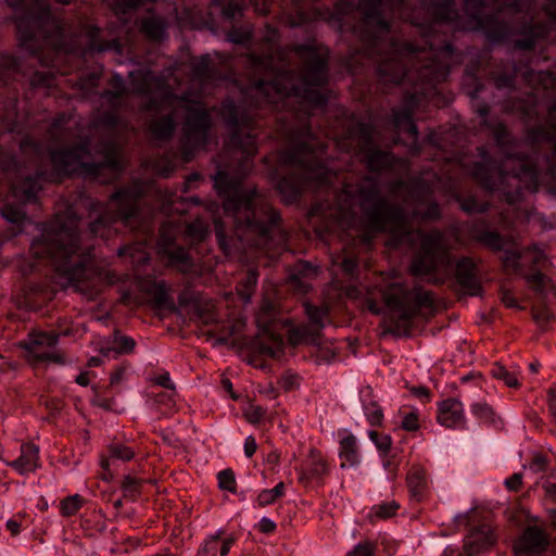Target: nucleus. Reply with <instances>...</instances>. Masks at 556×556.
Wrapping results in <instances>:
<instances>
[{
	"instance_id": "f257e3e1",
	"label": "nucleus",
	"mask_w": 556,
	"mask_h": 556,
	"mask_svg": "<svg viewBox=\"0 0 556 556\" xmlns=\"http://www.w3.org/2000/svg\"><path fill=\"white\" fill-rule=\"evenodd\" d=\"M220 115L232 129L229 140L231 154L240 155L235 174L218 170L214 177V186L224 198L223 207L227 217L235 224L236 240H227L223 223L214 218L215 232L220 248L227 255L236 250L255 248L271 250L276 243L274 233L277 230L279 214L271 207L267 199L256 189L245 190L241 182L252 169V157L256 154L255 134L250 126L254 116L243 113L231 101L220 108Z\"/></svg>"
},
{
	"instance_id": "f03ea898",
	"label": "nucleus",
	"mask_w": 556,
	"mask_h": 556,
	"mask_svg": "<svg viewBox=\"0 0 556 556\" xmlns=\"http://www.w3.org/2000/svg\"><path fill=\"white\" fill-rule=\"evenodd\" d=\"M142 194L143 185L136 181L115 191L105 204L81 200L75 205H67L64 211L55 213L41 237L33 241V255L36 258H49L66 285L79 289L80 282L90 279L92 270L88 267L91 248L83 244L78 231V207L87 208L89 217H96L89 225L90 235L108 240L116 233L114 224L117 220L129 226L138 215Z\"/></svg>"
},
{
	"instance_id": "7ed1b4c3",
	"label": "nucleus",
	"mask_w": 556,
	"mask_h": 556,
	"mask_svg": "<svg viewBox=\"0 0 556 556\" xmlns=\"http://www.w3.org/2000/svg\"><path fill=\"white\" fill-rule=\"evenodd\" d=\"M343 193L358 201L365 227L370 232L389 231L401 242H420V252L414 257L410 273L427 276L439 267L450 265V251L443 232H422L409 229L404 207L390 203L382 194L378 180L362 178L356 185L344 184Z\"/></svg>"
},
{
	"instance_id": "20e7f679",
	"label": "nucleus",
	"mask_w": 556,
	"mask_h": 556,
	"mask_svg": "<svg viewBox=\"0 0 556 556\" xmlns=\"http://www.w3.org/2000/svg\"><path fill=\"white\" fill-rule=\"evenodd\" d=\"M89 142L81 141L71 149L45 150L31 139H25L21 143V150L25 155H33L30 166L36 167V177L25 176L22 181L12 180L11 191L14 198L23 202H31L41 189V181H59L61 175L81 173L94 177L109 173L115 179L123 169L119 150L115 142L105 141L99 149L103 160L99 163L90 162Z\"/></svg>"
},
{
	"instance_id": "39448f33",
	"label": "nucleus",
	"mask_w": 556,
	"mask_h": 556,
	"mask_svg": "<svg viewBox=\"0 0 556 556\" xmlns=\"http://www.w3.org/2000/svg\"><path fill=\"white\" fill-rule=\"evenodd\" d=\"M131 88L136 93L151 98L147 110H156L165 115L150 124L151 134L157 139H168L175 129V116L185 113L182 125V154L185 161L192 159V149L203 147L208 141L212 117L201 102L199 94L186 92L178 97L167 87L163 78L150 71L139 70L130 74Z\"/></svg>"
},
{
	"instance_id": "423d86ee",
	"label": "nucleus",
	"mask_w": 556,
	"mask_h": 556,
	"mask_svg": "<svg viewBox=\"0 0 556 556\" xmlns=\"http://www.w3.org/2000/svg\"><path fill=\"white\" fill-rule=\"evenodd\" d=\"M294 51L302 62L299 83H295L294 74L290 71L280 72L269 80H255L245 90L244 101L249 106L268 104L280 110L295 100L312 108L326 103L320 87L327 83L328 50L323 47L299 45L294 47Z\"/></svg>"
},
{
	"instance_id": "0eeeda50",
	"label": "nucleus",
	"mask_w": 556,
	"mask_h": 556,
	"mask_svg": "<svg viewBox=\"0 0 556 556\" xmlns=\"http://www.w3.org/2000/svg\"><path fill=\"white\" fill-rule=\"evenodd\" d=\"M425 46L388 42V53L379 60L378 73L384 83L401 84L404 80L430 85L444 80L452 63V46L435 33L422 36Z\"/></svg>"
},
{
	"instance_id": "6e6552de",
	"label": "nucleus",
	"mask_w": 556,
	"mask_h": 556,
	"mask_svg": "<svg viewBox=\"0 0 556 556\" xmlns=\"http://www.w3.org/2000/svg\"><path fill=\"white\" fill-rule=\"evenodd\" d=\"M323 154L324 147L317 144L309 130L301 140L279 153V165L292 168L288 176L277 182V190L285 202L295 201L305 189L331 182L334 174L325 165Z\"/></svg>"
},
{
	"instance_id": "1a4fd4ad",
	"label": "nucleus",
	"mask_w": 556,
	"mask_h": 556,
	"mask_svg": "<svg viewBox=\"0 0 556 556\" xmlns=\"http://www.w3.org/2000/svg\"><path fill=\"white\" fill-rule=\"evenodd\" d=\"M68 4L71 0H55ZM16 12V27L20 45L31 55L50 49L55 55L62 51L63 28L43 0H8Z\"/></svg>"
},
{
	"instance_id": "9d476101",
	"label": "nucleus",
	"mask_w": 556,
	"mask_h": 556,
	"mask_svg": "<svg viewBox=\"0 0 556 556\" xmlns=\"http://www.w3.org/2000/svg\"><path fill=\"white\" fill-rule=\"evenodd\" d=\"M345 295L358 301L359 305L375 315H380L383 312V307L377 301V296L381 295L386 308L397 316L399 327L407 325L421 307H430L433 304L430 292L420 288L409 289L402 282L390 283L383 290L377 287L348 286Z\"/></svg>"
},
{
	"instance_id": "9b49d317",
	"label": "nucleus",
	"mask_w": 556,
	"mask_h": 556,
	"mask_svg": "<svg viewBox=\"0 0 556 556\" xmlns=\"http://www.w3.org/2000/svg\"><path fill=\"white\" fill-rule=\"evenodd\" d=\"M479 155L482 162L475 164L469 170L472 177L488 190H500L503 187L504 180L511 174L513 178H521L528 176L532 181H536V173L534 169L522 160H516L518 168H513L511 172L504 170L496 166L488 156L483 148H479Z\"/></svg>"
},
{
	"instance_id": "f8f14e48",
	"label": "nucleus",
	"mask_w": 556,
	"mask_h": 556,
	"mask_svg": "<svg viewBox=\"0 0 556 556\" xmlns=\"http://www.w3.org/2000/svg\"><path fill=\"white\" fill-rule=\"evenodd\" d=\"M59 334L53 332H33L27 339L21 342V346L26 352V358L33 365L37 364H56L64 365L66 358L64 353L58 348Z\"/></svg>"
},
{
	"instance_id": "ddd939ff",
	"label": "nucleus",
	"mask_w": 556,
	"mask_h": 556,
	"mask_svg": "<svg viewBox=\"0 0 556 556\" xmlns=\"http://www.w3.org/2000/svg\"><path fill=\"white\" fill-rule=\"evenodd\" d=\"M399 5L400 3H394L391 0H361L359 7L364 13V22L376 33L369 50L370 55L380 53L383 46L380 37L389 34L390 25L387 20V11L394 13Z\"/></svg>"
},
{
	"instance_id": "4468645a",
	"label": "nucleus",
	"mask_w": 556,
	"mask_h": 556,
	"mask_svg": "<svg viewBox=\"0 0 556 556\" xmlns=\"http://www.w3.org/2000/svg\"><path fill=\"white\" fill-rule=\"evenodd\" d=\"M136 287L147 296V300L135 294L131 290H123L121 293L123 304L139 306L148 303L155 308H164L169 302L168 288L163 280H157L151 276L138 277Z\"/></svg>"
},
{
	"instance_id": "2eb2a0df",
	"label": "nucleus",
	"mask_w": 556,
	"mask_h": 556,
	"mask_svg": "<svg viewBox=\"0 0 556 556\" xmlns=\"http://www.w3.org/2000/svg\"><path fill=\"white\" fill-rule=\"evenodd\" d=\"M372 135V126L370 124L361 123L350 132V139L356 141L359 153L364 154L368 169L379 172L391 166L393 156L389 152L371 147Z\"/></svg>"
},
{
	"instance_id": "dca6fc26",
	"label": "nucleus",
	"mask_w": 556,
	"mask_h": 556,
	"mask_svg": "<svg viewBox=\"0 0 556 556\" xmlns=\"http://www.w3.org/2000/svg\"><path fill=\"white\" fill-rule=\"evenodd\" d=\"M176 226L172 223H164L160 229V238L157 241L159 253L168 260V264L178 268L180 271L187 273L192 268V260L188 251L174 241Z\"/></svg>"
},
{
	"instance_id": "f3484780",
	"label": "nucleus",
	"mask_w": 556,
	"mask_h": 556,
	"mask_svg": "<svg viewBox=\"0 0 556 556\" xmlns=\"http://www.w3.org/2000/svg\"><path fill=\"white\" fill-rule=\"evenodd\" d=\"M390 194L396 199L402 198L405 204H408L410 201L415 202L417 205L413 211L414 218H418L420 220H437L441 216L440 207L435 202L428 203L426 211L421 212L419 208L421 204L420 194L416 190H413L407 182H393L390 186Z\"/></svg>"
},
{
	"instance_id": "a211bd4d",
	"label": "nucleus",
	"mask_w": 556,
	"mask_h": 556,
	"mask_svg": "<svg viewBox=\"0 0 556 556\" xmlns=\"http://www.w3.org/2000/svg\"><path fill=\"white\" fill-rule=\"evenodd\" d=\"M298 471L299 482L303 485H319L324 482L325 477L329 473V465L327 459L319 451L311 448Z\"/></svg>"
},
{
	"instance_id": "6ab92c4d",
	"label": "nucleus",
	"mask_w": 556,
	"mask_h": 556,
	"mask_svg": "<svg viewBox=\"0 0 556 556\" xmlns=\"http://www.w3.org/2000/svg\"><path fill=\"white\" fill-rule=\"evenodd\" d=\"M544 13L548 17V22L545 25L536 24L531 18V23L523 25L519 30L520 34L527 37L516 41V47L522 50H528L534 47L536 38L545 37L548 31L556 26V0H549L544 7Z\"/></svg>"
},
{
	"instance_id": "aec40b11",
	"label": "nucleus",
	"mask_w": 556,
	"mask_h": 556,
	"mask_svg": "<svg viewBox=\"0 0 556 556\" xmlns=\"http://www.w3.org/2000/svg\"><path fill=\"white\" fill-rule=\"evenodd\" d=\"M547 544V536L542 529L528 527L514 543V551L519 556H541Z\"/></svg>"
},
{
	"instance_id": "412c9836",
	"label": "nucleus",
	"mask_w": 556,
	"mask_h": 556,
	"mask_svg": "<svg viewBox=\"0 0 556 556\" xmlns=\"http://www.w3.org/2000/svg\"><path fill=\"white\" fill-rule=\"evenodd\" d=\"M455 278L460 289L471 295L481 293V283L478 278L477 264L470 257H463L456 264Z\"/></svg>"
},
{
	"instance_id": "4be33fe9",
	"label": "nucleus",
	"mask_w": 556,
	"mask_h": 556,
	"mask_svg": "<svg viewBox=\"0 0 556 556\" xmlns=\"http://www.w3.org/2000/svg\"><path fill=\"white\" fill-rule=\"evenodd\" d=\"M437 419L446 428H460L466 425L463 403L457 399H446L438 403Z\"/></svg>"
},
{
	"instance_id": "5701e85b",
	"label": "nucleus",
	"mask_w": 556,
	"mask_h": 556,
	"mask_svg": "<svg viewBox=\"0 0 556 556\" xmlns=\"http://www.w3.org/2000/svg\"><path fill=\"white\" fill-rule=\"evenodd\" d=\"M20 475H27L39 467V447L33 443L21 446V455L17 459L8 463Z\"/></svg>"
},
{
	"instance_id": "b1692460",
	"label": "nucleus",
	"mask_w": 556,
	"mask_h": 556,
	"mask_svg": "<svg viewBox=\"0 0 556 556\" xmlns=\"http://www.w3.org/2000/svg\"><path fill=\"white\" fill-rule=\"evenodd\" d=\"M418 101V93L412 94L406 101V108L393 112L395 126L400 131L408 132L414 139L417 138V126L413 122V106Z\"/></svg>"
},
{
	"instance_id": "393cba45",
	"label": "nucleus",
	"mask_w": 556,
	"mask_h": 556,
	"mask_svg": "<svg viewBox=\"0 0 556 556\" xmlns=\"http://www.w3.org/2000/svg\"><path fill=\"white\" fill-rule=\"evenodd\" d=\"M361 401L363 404L364 414L369 425L372 427L381 426L384 418L383 412L378 401L375 399L372 389L370 387L362 389Z\"/></svg>"
},
{
	"instance_id": "a878e982",
	"label": "nucleus",
	"mask_w": 556,
	"mask_h": 556,
	"mask_svg": "<svg viewBox=\"0 0 556 556\" xmlns=\"http://www.w3.org/2000/svg\"><path fill=\"white\" fill-rule=\"evenodd\" d=\"M135 450L130 445H127L122 442H113L108 447V455L102 456L100 460V465L103 470L110 471L112 465L115 462H129L135 457Z\"/></svg>"
},
{
	"instance_id": "bb28decb",
	"label": "nucleus",
	"mask_w": 556,
	"mask_h": 556,
	"mask_svg": "<svg viewBox=\"0 0 556 556\" xmlns=\"http://www.w3.org/2000/svg\"><path fill=\"white\" fill-rule=\"evenodd\" d=\"M222 533L218 531L208 536L199 548L197 556H216L218 553L220 556H227L235 540L233 538L220 540Z\"/></svg>"
},
{
	"instance_id": "cd10ccee",
	"label": "nucleus",
	"mask_w": 556,
	"mask_h": 556,
	"mask_svg": "<svg viewBox=\"0 0 556 556\" xmlns=\"http://www.w3.org/2000/svg\"><path fill=\"white\" fill-rule=\"evenodd\" d=\"M191 75L192 81L201 85L203 88L217 78V72L208 55H203L193 63Z\"/></svg>"
},
{
	"instance_id": "c85d7f7f",
	"label": "nucleus",
	"mask_w": 556,
	"mask_h": 556,
	"mask_svg": "<svg viewBox=\"0 0 556 556\" xmlns=\"http://www.w3.org/2000/svg\"><path fill=\"white\" fill-rule=\"evenodd\" d=\"M407 486L412 496L420 501L428 490V478L424 468L413 466L407 475Z\"/></svg>"
},
{
	"instance_id": "c756f323",
	"label": "nucleus",
	"mask_w": 556,
	"mask_h": 556,
	"mask_svg": "<svg viewBox=\"0 0 556 556\" xmlns=\"http://www.w3.org/2000/svg\"><path fill=\"white\" fill-rule=\"evenodd\" d=\"M339 456L343 460L341 465L342 467L345 465L356 466L361 462V453L358 450L357 440L353 434L346 433L340 440Z\"/></svg>"
},
{
	"instance_id": "7c9ffc66",
	"label": "nucleus",
	"mask_w": 556,
	"mask_h": 556,
	"mask_svg": "<svg viewBox=\"0 0 556 556\" xmlns=\"http://www.w3.org/2000/svg\"><path fill=\"white\" fill-rule=\"evenodd\" d=\"M470 237L473 240L482 243L486 248L494 250V251H501L505 247V241L498 232L491 231L488 229H482L478 226H475L471 229Z\"/></svg>"
},
{
	"instance_id": "2f4dec72",
	"label": "nucleus",
	"mask_w": 556,
	"mask_h": 556,
	"mask_svg": "<svg viewBox=\"0 0 556 556\" xmlns=\"http://www.w3.org/2000/svg\"><path fill=\"white\" fill-rule=\"evenodd\" d=\"M166 22L162 17L148 16L141 22L142 33L152 40H161L166 34Z\"/></svg>"
},
{
	"instance_id": "473e14b6",
	"label": "nucleus",
	"mask_w": 556,
	"mask_h": 556,
	"mask_svg": "<svg viewBox=\"0 0 556 556\" xmlns=\"http://www.w3.org/2000/svg\"><path fill=\"white\" fill-rule=\"evenodd\" d=\"M72 124L75 123L70 119H66L64 116L56 118L49 129V135L52 142H67L72 138V135L70 134V130L72 129Z\"/></svg>"
},
{
	"instance_id": "72a5a7b5",
	"label": "nucleus",
	"mask_w": 556,
	"mask_h": 556,
	"mask_svg": "<svg viewBox=\"0 0 556 556\" xmlns=\"http://www.w3.org/2000/svg\"><path fill=\"white\" fill-rule=\"evenodd\" d=\"M113 90L103 92L102 100L111 108L116 109L122 105L123 97L125 94L124 80L121 75H114L112 78Z\"/></svg>"
},
{
	"instance_id": "f704fd0d",
	"label": "nucleus",
	"mask_w": 556,
	"mask_h": 556,
	"mask_svg": "<svg viewBox=\"0 0 556 556\" xmlns=\"http://www.w3.org/2000/svg\"><path fill=\"white\" fill-rule=\"evenodd\" d=\"M434 16L438 21L455 23L457 27L465 28V25L458 24L459 13L453 2L442 0L434 7Z\"/></svg>"
},
{
	"instance_id": "c9c22d12",
	"label": "nucleus",
	"mask_w": 556,
	"mask_h": 556,
	"mask_svg": "<svg viewBox=\"0 0 556 556\" xmlns=\"http://www.w3.org/2000/svg\"><path fill=\"white\" fill-rule=\"evenodd\" d=\"M470 410L482 424L495 425L497 422V415L495 410L484 401H478L471 404Z\"/></svg>"
},
{
	"instance_id": "e433bc0d",
	"label": "nucleus",
	"mask_w": 556,
	"mask_h": 556,
	"mask_svg": "<svg viewBox=\"0 0 556 556\" xmlns=\"http://www.w3.org/2000/svg\"><path fill=\"white\" fill-rule=\"evenodd\" d=\"M305 313L311 321V324L316 327V329H321L324 327V321L328 316L329 309L327 306H314L311 303H304Z\"/></svg>"
},
{
	"instance_id": "4c0bfd02",
	"label": "nucleus",
	"mask_w": 556,
	"mask_h": 556,
	"mask_svg": "<svg viewBox=\"0 0 556 556\" xmlns=\"http://www.w3.org/2000/svg\"><path fill=\"white\" fill-rule=\"evenodd\" d=\"M85 500L79 494H74L60 502V511L64 517H72L83 507Z\"/></svg>"
},
{
	"instance_id": "58836bf2",
	"label": "nucleus",
	"mask_w": 556,
	"mask_h": 556,
	"mask_svg": "<svg viewBox=\"0 0 556 556\" xmlns=\"http://www.w3.org/2000/svg\"><path fill=\"white\" fill-rule=\"evenodd\" d=\"M118 255H128L131 262L136 265L143 264L149 261V254L144 251L141 244L127 245L118 249Z\"/></svg>"
},
{
	"instance_id": "ea45409f",
	"label": "nucleus",
	"mask_w": 556,
	"mask_h": 556,
	"mask_svg": "<svg viewBox=\"0 0 556 556\" xmlns=\"http://www.w3.org/2000/svg\"><path fill=\"white\" fill-rule=\"evenodd\" d=\"M136 342L132 338L127 336L115 334L112 341V348L108 349L105 355L110 351H114L117 354H127L134 351Z\"/></svg>"
},
{
	"instance_id": "a19ab883",
	"label": "nucleus",
	"mask_w": 556,
	"mask_h": 556,
	"mask_svg": "<svg viewBox=\"0 0 556 556\" xmlns=\"http://www.w3.org/2000/svg\"><path fill=\"white\" fill-rule=\"evenodd\" d=\"M185 232L191 241H201L207 235L208 226L203 219L197 218L187 225Z\"/></svg>"
},
{
	"instance_id": "79ce46f5",
	"label": "nucleus",
	"mask_w": 556,
	"mask_h": 556,
	"mask_svg": "<svg viewBox=\"0 0 556 556\" xmlns=\"http://www.w3.org/2000/svg\"><path fill=\"white\" fill-rule=\"evenodd\" d=\"M491 375L498 380H502L507 387L516 388L518 386V377L515 372L507 370L500 364H494L491 368Z\"/></svg>"
},
{
	"instance_id": "37998d69",
	"label": "nucleus",
	"mask_w": 556,
	"mask_h": 556,
	"mask_svg": "<svg viewBox=\"0 0 556 556\" xmlns=\"http://www.w3.org/2000/svg\"><path fill=\"white\" fill-rule=\"evenodd\" d=\"M141 485L142 480L140 479L131 476L124 477L122 482V490L124 492V496L130 498L131 501H135L140 494Z\"/></svg>"
},
{
	"instance_id": "c03bdc74",
	"label": "nucleus",
	"mask_w": 556,
	"mask_h": 556,
	"mask_svg": "<svg viewBox=\"0 0 556 556\" xmlns=\"http://www.w3.org/2000/svg\"><path fill=\"white\" fill-rule=\"evenodd\" d=\"M257 283V274L255 270L251 269L248 271L244 280L240 282L238 287V292L245 302L250 301L252 292Z\"/></svg>"
},
{
	"instance_id": "a18cd8bd",
	"label": "nucleus",
	"mask_w": 556,
	"mask_h": 556,
	"mask_svg": "<svg viewBox=\"0 0 556 556\" xmlns=\"http://www.w3.org/2000/svg\"><path fill=\"white\" fill-rule=\"evenodd\" d=\"M402 416L401 427L406 431H416L419 429V417L416 409H404L400 412Z\"/></svg>"
},
{
	"instance_id": "49530a36",
	"label": "nucleus",
	"mask_w": 556,
	"mask_h": 556,
	"mask_svg": "<svg viewBox=\"0 0 556 556\" xmlns=\"http://www.w3.org/2000/svg\"><path fill=\"white\" fill-rule=\"evenodd\" d=\"M270 339H271V343L270 344L262 343L261 350L263 353H265L266 355H268L270 357H274V358L279 357L282 354L283 340L280 336L274 334L271 332H270Z\"/></svg>"
},
{
	"instance_id": "de8ad7c7",
	"label": "nucleus",
	"mask_w": 556,
	"mask_h": 556,
	"mask_svg": "<svg viewBox=\"0 0 556 556\" xmlns=\"http://www.w3.org/2000/svg\"><path fill=\"white\" fill-rule=\"evenodd\" d=\"M273 305L271 303L265 301L262 304L261 311L257 315L256 321L260 328L264 330V332H270V323L273 320L271 316Z\"/></svg>"
},
{
	"instance_id": "09e8293b",
	"label": "nucleus",
	"mask_w": 556,
	"mask_h": 556,
	"mask_svg": "<svg viewBox=\"0 0 556 556\" xmlns=\"http://www.w3.org/2000/svg\"><path fill=\"white\" fill-rule=\"evenodd\" d=\"M218 485L220 489L236 492V479L235 473L231 469H225L218 472L217 475Z\"/></svg>"
},
{
	"instance_id": "8fccbe9b",
	"label": "nucleus",
	"mask_w": 556,
	"mask_h": 556,
	"mask_svg": "<svg viewBox=\"0 0 556 556\" xmlns=\"http://www.w3.org/2000/svg\"><path fill=\"white\" fill-rule=\"evenodd\" d=\"M278 384L285 391H291L300 386V376L292 371H286L280 377Z\"/></svg>"
},
{
	"instance_id": "3c124183",
	"label": "nucleus",
	"mask_w": 556,
	"mask_h": 556,
	"mask_svg": "<svg viewBox=\"0 0 556 556\" xmlns=\"http://www.w3.org/2000/svg\"><path fill=\"white\" fill-rule=\"evenodd\" d=\"M368 435L379 451L384 453L389 452L392 442L390 435L379 434L375 430L368 431Z\"/></svg>"
},
{
	"instance_id": "603ef678",
	"label": "nucleus",
	"mask_w": 556,
	"mask_h": 556,
	"mask_svg": "<svg viewBox=\"0 0 556 556\" xmlns=\"http://www.w3.org/2000/svg\"><path fill=\"white\" fill-rule=\"evenodd\" d=\"M460 207L467 213H479L486 210L484 203H479L473 197H468L462 200Z\"/></svg>"
},
{
	"instance_id": "864d4df0",
	"label": "nucleus",
	"mask_w": 556,
	"mask_h": 556,
	"mask_svg": "<svg viewBox=\"0 0 556 556\" xmlns=\"http://www.w3.org/2000/svg\"><path fill=\"white\" fill-rule=\"evenodd\" d=\"M3 217L11 223H20L25 218V212L20 207L5 205L2 210Z\"/></svg>"
},
{
	"instance_id": "5fc2aeb1",
	"label": "nucleus",
	"mask_w": 556,
	"mask_h": 556,
	"mask_svg": "<svg viewBox=\"0 0 556 556\" xmlns=\"http://www.w3.org/2000/svg\"><path fill=\"white\" fill-rule=\"evenodd\" d=\"M399 508V505L395 502L386 503L382 505H378L374 507L375 515L379 518H389L393 516Z\"/></svg>"
},
{
	"instance_id": "6e6d98bb",
	"label": "nucleus",
	"mask_w": 556,
	"mask_h": 556,
	"mask_svg": "<svg viewBox=\"0 0 556 556\" xmlns=\"http://www.w3.org/2000/svg\"><path fill=\"white\" fill-rule=\"evenodd\" d=\"M266 414V410L258 405H251L244 412V416L250 424L260 422Z\"/></svg>"
},
{
	"instance_id": "4d7b16f0",
	"label": "nucleus",
	"mask_w": 556,
	"mask_h": 556,
	"mask_svg": "<svg viewBox=\"0 0 556 556\" xmlns=\"http://www.w3.org/2000/svg\"><path fill=\"white\" fill-rule=\"evenodd\" d=\"M547 464V458L543 454L536 453L533 455V458L529 464V469L535 473L543 472L546 470Z\"/></svg>"
},
{
	"instance_id": "13d9d810",
	"label": "nucleus",
	"mask_w": 556,
	"mask_h": 556,
	"mask_svg": "<svg viewBox=\"0 0 556 556\" xmlns=\"http://www.w3.org/2000/svg\"><path fill=\"white\" fill-rule=\"evenodd\" d=\"M540 0H510L508 2V7L514 9L516 12L526 11L529 13V10L533 4H536Z\"/></svg>"
},
{
	"instance_id": "bf43d9fd",
	"label": "nucleus",
	"mask_w": 556,
	"mask_h": 556,
	"mask_svg": "<svg viewBox=\"0 0 556 556\" xmlns=\"http://www.w3.org/2000/svg\"><path fill=\"white\" fill-rule=\"evenodd\" d=\"M533 318L541 327H545L553 319V314L547 308H540L533 312Z\"/></svg>"
},
{
	"instance_id": "052dcab7",
	"label": "nucleus",
	"mask_w": 556,
	"mask_h": 556,
	"mask_svg": "<svg viewBox=\"0 0 556 556\" xmlns=\"http://www.w3.org/2000/svg\"><path fill=\"white\" fill-rule=\"evenodd\" d=\"M351 556H375V546L369 542L359 543Z\"/></svg>"
},
{
	"instance_id": "680f3d73",
	"label": "nucleus",
	"mask_w": 556,
	"mask_h": 556,
	"mask_svg": "<svg viewBox=\"0 0 556 556\" xmlns=\"http://www.w3.org/2000/svg\"><path fill=\"white\" fill-rule=\"evenodd\" d=\"M494 138L501 148L509 142V136L504 125H497L494 129Z\"/></svg>"
},
{
	"instance_id": "e2e57ef3",
	"label": "nucleus",
	"mask_w": 556,
	"mask_h": 556,
	"mask_svg": "<svg viewBox=\"0 0 556 556\" xmlns=\"http://www.w3.org/2000/svg\"><path fill=\"white\" fill-rule=\"evenodd\" d=\"M276 500L270 489L263 490L257 496L258 505L262 507L273 504Z\"/></svg>"
},
{
	"instance_id": "0e129e2a",
	"label": "nucleus",
	"mask_w": 556,
	"mask_h": 556,
	"mask_svg": "<svg viewBox=\"0 0 556 556\" xmlns=\"http://www.w3.org/2000/svg\"><path fill=\"white\" fill-rule=\"evenodd\" d=\"M522 484V475L514 473L505 480V485L510 491H518Z\"/></svg>"
},
{
	"instance_id": "69168bd1",
	"label": "nucleus",
	"mask_w": 556,
	"mask_h": 556,
	"mask_svg": "<svg viewBox=\"0 0 556 556\" xmlns=\"http://www.w3.org/2000/svg\"><path fill=\"white\" fill-rule=\"evenodd\" d=\"M228 38L235 43H244L250 39V33L233 29L228 34Z\"/></svg>"
},
{
	"instance_id": "338daca9",
	"label": "nucleus",
	"mask_w": 556,
	"mask_h": 556,
	"mask_svg": "<svg viewBox=\"0 0 556 556\" xmlns=\"http://www.w3.org/2000/svg\"><path fill=\"white\" fill-rule=\"evenodd\" d=\"M154 382L165 389L174 390L175 388L168 372H164L155 377Z\"/></svg>"
},
{
	"instance_id": "774afa93",
	"label": "nucleus",
	"mask_w": 556,
	"mask_h": 556,
	"mask_svg": "<svg viewBox=\"0 0 556 556\" xmlns=\"http://www.w3.org/2000/svg\"><path fill=\"white\" fill-rule=\"evenodd\" d=\"M257 450V444L254 437L249 435L244 440V454L247 457H252Z\"/></svg>"
}]
</instances>
